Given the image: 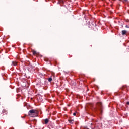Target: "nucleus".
I'll return each instance as SVG.
<instances>
[{"mask_svg":"<svg viewBox=\"0 0 129 129\" xmlns=\"http://www.w3.org/2000/svg\"><path fill=\"white\" fill-rule=\"evenodd\" d=\"M28 114L31 117H35V116H37V114H38V111L34 109L30 110L29 111Z\"/></svg>","mask_w":129,"mask_h":129,"instance_id":"nucleus-1","label":"nucleus"},{"mask_svg":"<svg viewBox=\"0 0 129 129\" xmlns=\"http://www.w3.org/2000/svg\"><path fill=\"white\" fill-rule=\"evenodd\" d=\"M96 109H99L100 111H102V103H101V102L97 103L96 105Z\"/></svg>","mask_w":129,"mask_h":129,"instance_id":"nucleus-2","label":"nucleus"},{"mask_svg":"<svg viewBox=\"0 0 129 129\" xmlns=\"http://www.w3.org/2000/svg\"><path fill=\"white\" fill-rule=\"evenodd\" d=\"M48 122H49L48 119L46 118V119H44V123H45V124H48Z\"/></svg>","mask_w":129,"mask_h":129,"instance_id":"nucleus-3","label":"nucleus"},{"mask_svg":"<svg viewBox=\"0 0 129 129\" xmlns=\"http://www.w3.org/2000/svg\"><path fill=\"white\" fill-rule=\"evenodd\" d=\"M126 33H127V31H126V30H122V35H123V36H124V35H125V34H126Z\"/></svg>","mask_w":129,"mask_h":129,"instance_id":"nucleus-4","label":"nucleus"},{"mask_svg":"<svg viewBox=\"0 0 129 129\" xmlns=\"http://www.w3.org/2000/svg\"><path fill=\"white\" fill-rule=\"evenodd\" d=\"M12 65H13V66H16V65H17V62H16V61H13V62H12Z\"/></svg>","mask_w":129,"mask_h":129,"instance_id":"nucleus-5","label":"nucleus"},{"mask_svg":"<svg viewBox=\"0 0 129 129\" xmlns=\"http://www.w3.org/2000/svg\"><path fill=\"white\" fill-rule=\"evenodd\" d=\"M63 3V0H58L57 4H62Z\"/></svg>","mask_w":129,"mask_h":129,"instance_id":"nucleus-6","label":"nucleus"},{"mask_svg":"<svg viewBox=\"0 0 129 129\" xmlns=\"http://www.w3.org/2000/svg\"><path fill=\"white\" fill-rule=\"evenodd\" d=\"M52 78H48V81L49 82H51V81H52Z\"/></svg>","mask_w":129,"mask_h":129,"instance_id":"nucleus-7","label":"nucleus"},{"mask_svg":"<svg viewBox=\"0 0 129 129\" xmlns=\"http://www.w3.org/2000/svg\"><path fill=\"white\" fill-rule=\"evenodd\" d=\"M70 123H73V121L74 120H69Z\"/></svg>","mask_w":129,"mask_h":129,"instance_id":"nucleus-8","label":"nucleus"},{"mask_svg":"<svg viewBox=\"0 0 129 129\" xmlns=\"http://www.w3.org/2000/svg\"><path fill=\"white\" fill-rule=\"evenodd\" d=\"M33 55H36V54H37V52L35 51H34L33 52Z\"/></svg>","mask_w":129,"mask_h":129,"instance_id":"nucleus-9","label":"nucleus"},{"mask_svg":"<svg viewBox=\"0 0 129 129\" xmlns=\"http://www.w3.org/2000/svg\"><path fill=\"white\" fill-rule=\"evenodd\" d=\"M73 115H74V116H75V115H76V113H73Z\"/></svg>","mask_w":129,"mask_h":129,"instance_id":"nucleus-10","label":"nucleus"},{"mask_svg":"<svg viewBox=\"0 0 129 129\" xmlns=\"http://www.w3.org/2000/svg\"><path fill=\"white\" fill-rule=\"evenodd\" d=\"M126 104H127V105H128V106H129V102H127L126 103Z\"/></svg>","mask_w":129,"mask_h":129,"instance_id":"nucleus-11","label":"nucleus"},{"mask_svg":"<svg viewBox=\"0 0 129 129\" xmlns=\"http://www.w3.org/2000/svg\"><path fill=\"white\" fill-rule=\"evenodd\" d=\"M125 2H127V0H125Z\"/></svg>","mask_w":129,"mask_h":129,"instance_id":"nucleus-12","label":"nucleus"}]
</instances>
